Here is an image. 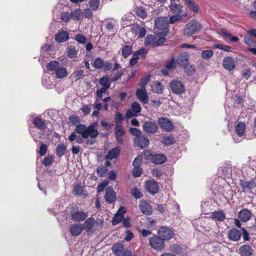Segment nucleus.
<instances>
[{
	"label": "nucleus",
	"instance_id": "nucleus-38",
	"mask_svg": "<svg viewBox=\"0 0 256 256\" xmlns=\"http://www.w3.org/2000/svg\"><path fill=\"white\" fill-rule=\"evenodd\" d=\"M42 84L46 88L50 89L54 86L53 82L50 78L47 76H44L42 80Z\"/></svg>",
	"mask_w": 256,
	"mask_h": 256
},
{
	"label": "nucleus",
	"instance_id": "nucleus-18",
	"mask_svg": "<svg viewBox=\"0 0 256 256\" xmlns=\"http://www.w3.org/2000/svg\"><path fill=\"white\" fill-rule=\"evenodd\" d=\"M104 198L106 201L109 204L115 202L116 200V194L112 187L109 186L106 189Z\"/></svg>",
	"mask_w": 256,
	"mask_h": 256
},
{
	"label": "nucleus",
	"instance_id": "nucleus-42",
	"mask_svg": "<svg viewBox=\"0 0 256 256\" xmlns=\"http://www.w3.org/2000/svg\"><path fill=\"white\" fill-rule=\"evenodd\" d=\"M68 75V72L66 68L63 66H62L55 74L57 78H64L66 77Z\"/></svg>",
	"mask_w": 256,
	"mask_h": 256
},
{
	"label": "nucleus",
	"instance_id": "nucleus-59",
	"mask_svg": "<svg viewBox=\"0 0 256 256\" xmlns=\"http://www.w3.org/2000/svg\"><path fill=\"white\" fill-rule=\"evenodd\" d=\"M129 131L132 135L136 136V137L140 136L142 132L139 129L135 128H130Z\"/></svg>",
	"mask_w": 256,
	"mask_h": 256
},
{
	"label": "nucleus",
	"instance_id": "nucleus-28",
	"mask_svg": "<svg viewBox=\"0 0 256 256\" xmlns=\"http://www.w3.org/2000/svg\"><path fill=\"white\" fill-rule=\"evenodd\" d=\"M82 230L83 228L82 224H72L70 227V230L71 234L73 236H78L80 235Z\"/></svg>",
	"mask_w": 256,
	"mask_h": 256
},
{
	"label": "nucleus",
	"instance_id": "nucleus-34",
	"mask_svg": "<svg viewBox=\"0 0 256 256\" xmlns=\"http://www.w3.org/2000/svg\"><path fill=\"white\" fill-rule=\"evenodd\" d=\"M33 123L40 130H44L46 127L45 121L38 117L34 120Z\"/></svg>",
	"mask_w": 256,
	"mask_h": 256
},
{
	"label": "nucleus",
	"instance_id": "nucleus-56",
	"mask_svg": "<svg viewBox=\"0 0 256 256\" xmlns=\"http://www.w3.org/2000/svg\"><path fill=\"white\" fill-rule=\"evenodd\" d=\"M131 110L136 114L140 112L141 108L140 104L138 102H136L132 104Z\"/></svg>",
	"mask_w": 256,
	"mask_h": 256
},
{
	"label": "nucleus",
	"instance_id": "nucleus-16",
	"mask_svg": "<svg viewBox=\"0 0 256 256\" xmlns=\"http://www.w3.org/2000/svg\"><path fill=\"white\" fill-rule=\"evenodd\" d=\"M146 190L150 193L154 194L158 192L159 188L157 182L154 180H150L146 183Z\"/></svg>",
	"mask_w": 256,
	"mask_h": 256
},
{
	"label": "nucleus",
	"instance_id": "nucleus-30",
	"mask_svg": "<svg viewBox=\"0 0 256 256\" xmlns=\"http://www.w3.org/2000/svg\"><path fill=\"white\" fill-rule=\"evenodd\" d=\"M86 76L84 70L76 68L71 74V77L75 80L82 79Z\"/></svg>",
	"mask_w": 256,
	"mask_h": 256
},
{
	"label": "nucleus",
	"instance_id": "nucleus-54",
	"mask_svg": "<svg viewBox=\"0 0 256 256\" xmlns=\"http://www.w3.org/2000/svg\"><path fill=\"white\" fill-rule=\"evenodd\" d=\"M124 216L120 214H116L112 220L113 225H116L120 223L124 218Z\"/></svg>",
	"mask_w": 256,
	"mask_h": 256
},
{
	"label": "nucleus",
	"instance_id": "nucleus-22",
	"mask_svg": "<svg viewBox=\"0 0 256 256\" xmlns=\"http://www.w3.org/2000/svg\"><path fill=\"white\" fill-rule=\"evenodd\" d=\"M189 55L187 53H182L179 54L176 60L177 64L186 68L188 66Z\"/></svg>",
	"mask_w": 256,
	"mask_h": 256
},
{
	"label": "nucleus",
	"instance_id": "nucleus-63",
	"mask_svg": "<svg viewBox=\"0 0 256 256\" xmlns=\"http://www.w3.org/2000/svg\"><path fill=\"white\" fill-rule=\"evenodd\" d=\"M48 150V147L46 144H42L40 146L38 152L41 156H44Z\"/></svg>",
	"mask_w": 256,
	"mask_h": 256
},
{
	"label": "nucleus",
	"instance_id": "nucleus-48",
	"mask_svg": "<svg viewBox=\"0 0 256 256\" xmlns=\"http://www.w3.org/2000/svg\"><path fill=\"white\" fill-rule=\"evenodd\" d=\"M150 80V76H146L142 78L138 84V86L141 87L142 88H146V86L148 84V82Z\"/></svg>",
	"mask_w": 256,
	"mask_h": 256
},
{
	"label": "nucleus",
	"instance_id": "nucleus-5",
	"mask_svg": "<svg viewBox=\"0 0 256 256\" xmlns=\"http://www.w3.org/2000/svg\"><path fill=\"white\" fill-rule=\"evenodd\" d=\"M202 28V26L198 24L196 20H192L186 25L184 30V35L186 36H190L198 32Z\"/></svg>",
	"mask_w": 256,
	"mask_h": 256
},
{
	"label": "nucleus",
	"instance_id": "nucleus-52",
	"mask_svg": "<svg viewBox=\"0 0 256 256\" xmlns=\"http://www.w3.org/2000/svg\"><path fill=\"white\" fill-rule=\"evenodd\" d=\"M104 60L100 58H96L94 62V66L96 69H100L103 67Z\"/></svg>",
	"mask_w": 256,
	"mask_h": 256
},
{
	"label": "nucleus",
	"instance_id": "nucleus-9",
	"mask_svg": "<svg viewBox=\"0 0 256 256\" xmlns=\"http://www.w3.org/2000/svg\"><path fill=\"white\" fill-rule=\"evenodd\" d=\"M88 216V212L74 210L71 212L72 219L75 222H82L85 220Z\"/></svg>",
	"mask_w": 256,
	"mask_h": 256
},
{
	"label": "nucleus",
	"instance_id": "nucleus-39",
	"mask_svg": "<svg viewBox=\"0 0 256 256\" xmlns=\"http://www.w3.org/2000/svg\"><path fill=\"white\" fill-rule=\"evenodd\" d=\"M136 14L138 16L142 19L146 18L148 16L146 8L142 6H137L136 8Z\"/></svg>",
	"mask_w": 256,
	"mask_h": 256
},
{
	"label": "nucleus",
	"instance_id": "nucleus-2",
	"mask_svg": "<svg viewBox=\"0 0 256 256\" xmlns=\"http://www.w3.org/2000/svg\"><path fill=\"white\" fill-rule=\"evenodd\" d=\"M61 20L66 23L70 20H79L82 17V11L80 8H76L70 12H64L60 16Z\"/></svg>",
	"mask_w": 256,
	"mask_h": 256
},
{
	"label": "nucleus",
	"instance_id": "nucleus-14",
	"mask_svg": "<svg viewBox=\"0 0 256 256\" xmlns=\"http://www.w3.org/2000/svg\"><path fill=\"white\" fill-rule=\"evenodd\" d=\"M136 94L142 102L144 104L148 103V98L146 88H138L136 91Z\"/></svg>",
	"mask_w": 256,
	"mask_h": 256
},
{
	"label": "nucleus",
	"instance_id": "nucleus-25",
	"mask_svg": "<svg viewBox=\"0 0 256 256\" xmlns=\"http://www.w3.org/2000/svg\"><path fill=\"white\" fill-rule=\"evenodd\" d=\"M228 235L230 240L236 242L240 239L242 234L239 230L236 228H232L229 230Z\"/></svg>",
	"mask_w": 256,
	"mask_h": 256
},
{
	"label": "nucleus",
	"instance_id": "nucleus-26",
	"mask_svg": "<svg viewBox=\"0 0 256 256\" xmlns=\"http://www.w3.org/2000/svg\"><path fill=\"white\" fill-rule=\"evenodd\" d=\"M240 184L244 190H251L256 187V182L254 180L246 181L240 180Z\"/></svg>",
	"mask_w": 256,
	"mask_h": 256
},
{
	"label": "nucleus",
	"instance_id": "nucleus-4",
	"mask_svg": "<svg viewBox=\"0 0 256 256\" xmlns=\"http://www.w3.org/2000/svg\"><path fill=\"white\" fill-rule=\"evenodd\" d=\"M149 244L152 248L158 251L162 250L165 246L164 240L158 234L149 238Z\"/></svg>",
	"mask_w": 256,
	"mask_h": 256
},
{
	"label": "nucleus",
	"instance_id": "nucleus-11",
	"mask_svg": "<svg viewBox=\"0 0 256 256\" xmlns=\"http://www.w3.org/2000/svg\"><path fill=\"white\" fill-rule=\"evenodd\" d=\"M222 66L226 70L232 71L235 68L236 62L232 57L226 56L223 60Z\"/></svg>",
	"mask_w": 256,
	"mask_h": 256
},
{
	"label": "nucleus",
	"instance_id": "nucleus-15",
	"mask_svg": "<svg viewBox=\"0 0 256 256\" xmlns=\"http://www.w3.org/2000/svg\"><path fill=\"white\" fill-rule=\"evenodd\" d=\"M98 222L95 220L94 218L90 217L84 222L82 224L83 230L87 232H90L92 230L95 228Z\"/></svg>",
	"mask_w": 256,
	"mask_h": 256
},
{
	"label": "nucleus",
	"instance_id": "nucleus-45",
	"mask_svg": "<svg viewBox=\"0 0 256 256\" xmlns=\"http://www.w3.org/2000/svg\"><path fill=\"white\" fill-rule=\"evenodd\" d=\"M132 52V46H126L122 49V55L124 57L126 58L131 54Z\"/></svg>",
	"mask_w": 256,
	"mask_h": 256
},
{
	"label": "nucleus",
	"instance_id": "nucleus-55",
	"mask_svg": "<svg viewBox=\"0 0 256 256\" xmlns=\"http://www.w3.org/2000/svg\"><path fill=\"white\" fill-rule=\"evenodd\" d=\"M132 195L136 199L140 198L143 196L142 194L140 192V190L137 188H134L132 190L131 192Z\"/></svg>",
	"mask_w": 256,
	"mask_h": 256
},
{
	"label": "nucleus",
	"instance_id": "nucleus-64",
	"mask_svg": "<svg viewBox=\"0 0 256 256\" xmlns=\"http://www.w3.org/2000/svg\"><path fill=\"white\" fill-rule=\"evenodd\" d=\"M147 50L144 48H141L140 50L136 51L134 52L136 54L138 57L139 56H141L142 58H144L146 54H147Z\"/></svg>",
	"mask_w": 256,
	"mask_h": 256
},
{
	"label": "nucleus",
	"instance_id": "nucleus-40",
	"mask_svg": "<svg viewBox=\"0 0 256 256\" xmlns=\"http://www.w3.org/2000/svg\"><path fill=\"white\" fill-rule=\"evenodd\" d=\"M184 4L192 11L198 12V8L196 4L192 0H184Z\"/></svg>",
	"mask_w": 256,
	"mask_h": 256
},
{
	"label": "nucleus",
	"instance_id": "nucleus-46",
	"mask_svg": "<svg viewBox=\"0 0 256 256\" xmlns=\"http://www.w3.org/2000/svg\"><path fill=\"white\" fill-rule=\"evenodd\" d=\"M68 56L70 58H74L77 55V52L74 47L70 46L68 48L67 51Z\"/></svg>",
	"mask_w": 256,
	"mask_h": 256
},
{
	"label": "nucleus",
	"instance_id": "nucleus-27",
	"mask_svg": "<svg viewBox=\"0 0 256 256\" xmlns=\"http://www.w3.org/2000/svg\"><path fill=\"white\" fill-rule=\"evenodd\" d=\"M69 38V34L66 30H62L55 36V40L58 43L64 42L66 41Z\"/></svg>",
	"mask_w": 256,
	"mask_h": 256
},
{
	"label": "nucleus",
	"instance_id": "nucleus-32",
	"mask_svg": "<svg viewBox=\"0 0 256 256\" xmlns=\"http://www.w3.org/2000/svg\"><path fill=\"white\" fill-rule=\"evenodd\" d=\"M152 90L154 92L160 94L164 89V86L158 81L154 82L151 85Z\"/></svg>",
	"mask_w": 256,
	"mask_h": 256
},
{
	"label": "nucleus",
	"instance_id": "nucleus-41",
	"mask_svg": "<svg viewBox=\"0 0 256 256\" xmlns=\"http://www.w3.org/2000/svg\"><path fill=\"white\" fill-rule=\"evenodd\" d=\"M66 149V146L64 144H58L56 149V156L59 158L62 156L64 154Z\"/></svg>",
	"mask_w": 256,
	"mask_h": 256
},
{
	"label": "nucleus",
	"instance_id": "nucleus-37",
	"mask_svg": "<svg viewBox=\"0 0 256 256\" xmlns=\"http://www.w3.org/2000/svg\"><path fill=\"white\" fill-rule=\"evenodd\" d=\"M120 154V149L118 148H112L110 150L106 156V158L108 160H112L117 157Z\"/></svg>",
	"mask_w": 256,
	"mask_h": 256
},
{
	"label": "nucleus",
	"instance_id": "nucleus-61",
	"mask_svg": "<svg viewBox=\"0 0 256 256\" xmlns=\"http://www.w3.org/2000/svg\"><path fill=\"white\" fill-rule=\"evenodd\" d=\"M214 48L223 50L226 52H230L231 50V47L226 45L217 44L214 45Z\"/></svg>",
	"mask_w": 256,
	"mask_h": 256
},
{
	"label": "nucleus",
	"instance_id": "nucleus-60",
	"mask_svg": "<svg viewBox=\"0 0 256 256\" xmlns=\"http://www.w3.org/2000/svg\"><path fill=\"white\" fill-rule=\"evenodd\" d=\"M108 180H104L103 182H102L101 184H99L97 188V192H103L104 189L108 186Z\"/></svg>",
	"mask_w": 256,
	"mask_h": 256
},
{
	"label": "nucleus",
	"instance_id": "nucleus-43",
	"mask_svg": "<svg viewBox=\"0 0 256 256\" xmlns=\"http://www.w3.org/2000/svg\"><path fill=\"white\" fill-rule=\"evenodd\" d=\"M175 142V138L172 136H163L162 142L166 146H170Z\"/></svg>",
	"mask_w": 256,
	"mask_h": 256
},
{
	"label": "nucleus",
	"instance_id": "nucleus-8",
	"mask_svg": "<svg viewBox=\"0 0 256 256\" xmlns=\"http://www.w3.org/2000/svg\"><path fill=\"white\" fill-rule=\"evenodd\" d=\"M158 122L160 128L165 131L170 132L174 128L172 123L167 118H160L158 120Z\"/></svg>",
	"mask_w": 256,
	"mask_h": 256
},
{
	"label": "nucleus",
	"instance_id": "nucleus-50",
	"mask_svg": "<svg viewBox=\"0 0 256 256\" xmlns=\"http://www.w3.org/2000/svg\"><path fill=\"white\" fill-rule=\"evenodd\" d=\"M108 172V169L104 166H100L98 167L96 170L98 174L100 177L104 176Z\"/></svg>",
	"mask_w": 256,
	"mask_h": 256
},
{
	"label": "nucleus",
	"instance_id": "nucleus-12",
	"mask_svg": "<svg viewBox=\"0 0 256 256\" xmlns=\"http://www.w3.org/2000/svg\"><path fill=\"white\" fill-rule=\"evenodd\" d=\"M144 130L148 134H153L156 133L158 127L156 124L152 122H146L142 125Z\"/></svg>",
	"mask_w": 256,
	"mask_h": 256
},
{
	"label": "nucleus",
	"instance_id": "nucleus-58",
	"mask_svg": "<svg viewBox=\"0 0 256 256\" xmlns=\"http://www.w3.org/2000/svg\"><path fill=\"white\" fill-rule=\"evenodd\" d=\"M75 40L78 43L85 44L86 42V38L82 34H78L76 36Z\"/></svg>",
	"mask_w": 256,
	"mask_h": 256
},
{
	"label": "nucleus",
	"instance_id": "nucleus-10",
	"mask_svg": "<svg viewBox=\"0 0 256 256\" xmlns=\"http://www.w3.org/2000/svg\"><path fill=\"white\" fill-rule=\"evenodd\" d=\"M168 22L166 17H159L154 20V26L159 30H166Z\"/></svg>",
	"mask_w": 256,
	"mask_h": 256
},
{
	"label": "nucleus",
	"instance_id": "nucleus-47",
	"mask_svg": "<svg viewBox=\"0 0 256 256\" xmlns=\"http://www.w3.org/2000/svg\"><path fill=\"white\" fill-rule=\"evenodd\" d=\"M170 250L177 254H181L183 253L182 248L177 244L173 245L170 247Z\"/></svg>",
	"mask_w": 256,
	"mask_h": 256
},
{
	"label": "nucleus",
	"instance_id": "nucleus-29",
	"mask_svg": "<svg viewBox=\"0 0 256 256\" xmlns=\"http://www.w3.org/2000/svg\"><path fill=\"white\" fill-rule=\"evenodd\" d=\"M252 216V214L250 210L248 209H243L238 213L239 218L243 222H247Z\"/></svg>",
	"mask_w": 256,
	"mask_h": 256
},
{
	"label": "nucleus",
	"instance_id": "nucleus-3",
	"mask_svg": "<svg viewBox=\"0 0 256 256\" xmlns=\"http://www.w3.org/2000/svg\"><path fill=\"white\" fill-rule=\"evenodd\" d=\"M246 130L244 122H240L236 126L234 132L232 134V137L236 143L242 141Z\"/></svg>",
	"mask_w": 256,
	"mask_h": 256
},
{
	"label": "nucleus",
	"instance_id": "nucleus-31",
	"mask_svg": "<svg viewBox=\"0 0 256 256\" xmlns=\"http://www.w3.org/2000/svg\"><path fill=\"white\" fill-rule=\"evenodd\" d=\"M170 10L174 14L179 15L182 12V6L180 4L172 2L170 6Z\"/></svg>",
	"mask_w": 256,
	"mask_h": 256
},
{
	"label": "nucleus",
	"instance_id": "nucleus-36",
	"mask_svg": "<svg viewBox=\"0 0 256 256\" xmlns=\"http://www.w3.org/2000/svg\"><path fill=\"white\" fill-rule=\"evenodd\" d=\"M125 132L123 129L114 130V134L118 143L121 144L124 142L123 136Z\"/></svg>",
	"mask_w": 256,
	"mask_h": 256
},
{
	"label": "nucleus",
	"instance_id": "nucleus-35",
	"mask_svg": "<svg viewBox=\"0 0 256 256\" xmlns=\"http://www.w3.org/2000/svg\"><path fill=\"white\" fill-rule=\"evenodd\" d=\"M212 218L214 220L218 221H223L226 218V215L222 210L214 211L212 214Z\"/></svg>",
	"mask_w": 256,
	"mask_h": 256
},
{
	"label": "nucleus",
	"instance_id": "nucleus-17",
	"mask_svg": "<svg viewBox=\"0 0 256 256\" xmlns=\"http://www.w3.org/2000/svg\"><path fill=\"white\" fill-rule=\"evenodd\" d=\"M150 156L152 162L155 164H162L166 160L165 155L162 154H155L153 155L150 154Z\"/></svg>",
	"mask_w": 256,
	"mask_h": 256
},
{
	"label": "nucleus",
	"instance_id": "nucleus-13",
	"mask_svg": "<svg viewBox=\"0 0 256 256\" xmlns=\"http://www.w3.org/2000/svg\"><path fill=\"white\" fill-rule=\"evenodd\" d=\"M62 66L56 60L51 61L46 66L47 70L50 72L52 74H56Z\"/></svg>",
	"mask_w": 256,
	"mask_h": 256
},
{
	"label": "nucleus",
	"instance_id": "nucleus-24",
	"mask_svg": "<svg viewBox=\"0 0 256 256\" xmlns=\"http://www.w3.org/2000/svg\"><path fill=\"white\" fill-rule=\"evenodd\" d=\"M254 250L248 244H244L239 248V254L241 256H252Z\"/></svg>",
	"mask_w": 256,
	"mask_h": 256
},
{
	"label": "nucleus",
	"instance_id": "nucleus-19",
	"mask_svg": "<svg viewBox=\"0 0 256 256\" xmlns=\"http://www.w3.org/2000/svg\"><path fill=\"white\" fill-rule=\"evenodd\" d=\"M176 60L173 58L166 63L165 68L162 70V72L164 75H168L170 72L172 71L176 68Z\"/></svg>",
	"mask_w": 256,
	"mask_h": 256
},
{
	"label": "nucleus",
	"instance_id": "nucleus-1",
	"mask_svg": "<svg viewBox=\"0 0 256 256\" xmlns=\"http://www.w3.org/2000/svg\"><path fill=\"white\" fill-rule=\"evenodd\" d=\"M76 132L78 134L82 135L84 138H88L89 136L90 140H87V144H93L95 142V138L98 136V132L96 130L94 125H90L88 127H86L83 124H78L76 128Z\"/></svg>",
	"mask_w": 256,
	"mask_h": 256
},
{
	"label": "nucleus",
	"instance_id": "nucleus-62",
	"mask_svg": "<svg viewBox=\"0 0 256 256\" xmlns=\"http://www.w3.org/2000/svg\"><path fill=\"white\" fill-rule=\"evenodd\" d=\"M74 192L76 194L80 196L82 194V188L80 184H76L74 186Z\"/></svg>",
	"mask_w": 256,
	"mask_h": 256
},
{
	"label": "nucleus",
	"instance_id": "nucleus-33",
	"mask_svg": "<svg viewBox=\"0 0 256 256\" xmlns=\"http://www.w3.org/2000/svg\"><path fill=\"white\" fill-rule=\"evenodd\" d=\"M156 37L152 34H148L145 38L144 44L145 46H152L153 48L155 47V43Z\"/></svg>",
	"mask_w": 256,
	"mask_h": 256
},
{
	"label": "nucleus",
	"instance_id": "nucleus-20",
	"mask_svg": "<svg viewBox=\"0 0 256 256\" xmlns=\"http://www.w3.org/2000/svg\"><path fill=\"white\" fill-rule=\"evenodd\" d=\"M134 142L136 146H140L141 148H146L149 144L148 138L144 136L134 138Z\"/></svg>",
	"mask_w": 256,
	"mask_h": 256
},
{
	"label": "nucleus",
	"instance_id": "nucleus-21",
	"mask_svg": "<svg viewBox=\"0 0 256 256\" xmlns=\"http://www.w3.org/2000/svg\"><path fill=\"white\" fill-rule=\"evenodd\" d=\"M140 208L141 212L146 215H150L152 212V206L146 200H142L140 202Z\"/></svg>",
	"mask_w": 256,
	"mask_h": 256
},
{
	"label": "nucleus",
	"instance_id": "nucleus-49",
	"mask_svg": "<svg viewBox=\"0 0 256 256\" xmlns=\"http://www.w3.org/2000/svg\"><path fill=\"white\" fill-rule=\"evenodd\" d=\"M100 84L103 86V88H109L110 87V84L108 82V79L106 76L102 77L99 81Z\"/></svg>",
	"mask_w": 256,
	"mask_h": 256
},
{
	"label": "nucleus",
	"instance_id": "nucleus-44",
	"mask_svg": "<svg viewBox=\"0 0 256 256\" xmlns=\"http://www.w3.org/2000/svg\"><path fill=\"white\" fill-rule=\"evenodd\" d=\"M89 5L93 10H96L100 6V0H90Z\"/></svg>",
	"mask_w": 256,
	"mask_h": 256
},
{
	"label": "nucleus",
	"instance_id": "nucleus-51",
	"mask_svg": "<svg viewBox=\"0 0 256 256\" xmlns=\"http://www.w3.org/2000/svg\"><path fill=\"white\" fill-rule=\"evenodd\" d=\"M214 54L213 52L211 50H204L201 53L202 57L205 60L210 58Z\"/></svg>",
	"mask_w": 256,
	"mask_h": 256
},
{
	"label": "nucleus",
	"instance_id": "nucleus-57",
	"mask_svg": "<svg viewBox=\"0 0 256 256\" xmlns=\"http://www.w3.org/2000/svg\"><path fill=\"white\" fill-rule=\"evenodd\" d=\"M142 161V156H138L133 162V166L136 168H140Z\"/></svg>",
	"mask_w": 256,
	"mask_h": 256
},
{
	"label": "nucleus",
	"instance_id": "nucleus-53",
	"mask_svg": "<svg viewBox=\"0 0 256 256\" xmlns=\"http://www.w3.org/2000/svg\"><path fill=\"white\" fill-rule=\"evenodd\" d=\"M244 40L246 44L250 46L256 47V42L250 36H246L244 37Z\"/></svg>",
	"mask_w": 256,
	"mask_h": 256
},
{
	"label": "nucleus",
	"instance_id": "nucleus-7",
	"mask_svg": "<svg viewBox=\"0 0 256 256\" xmlns=\"http://www.w3.org/2000/svg\"><path fill=\"white\" fill-rule=\"evenodd\" d=\"M170 88L173 93L180 94L185 92L186 90L184 84L181 82L174 80L170 83Z\"/></svg>",
	"mask_w": 256,
	"mask_h": 256
},
{
	"label": "nucleus",
	"instance_id": "nucleus-23",
	"mask_svg": "<svg viewBox=\"0 0 256 256\" xmlns=\"http://www.w3.org/2000/svg\"><path fill=\"white\" fill-rule=\"evenodd\" d=\"M112 251L116 256H122L126 250L124 244L122 243H116L112 247Z\"/></svg>",
	"mask_w": 256,
	"mask_h": 256
},
{
	"label": "nucleus",
	"instance_id": "nucleus-6",
	"mask_svg": "<svg viewBox=\"0 0 256 256\" xmlns=\"http://www.w3.org/2000/svg\"><path fill=\"white\" fill-rule=\"evenodd\" d=\"M157 232L158 234L164 241L171 240L174 236L172 230L166 226L160 228Z\"/></svg>",
	"mask_w": 256,
	"mask_h": 256
}]
</instances>
